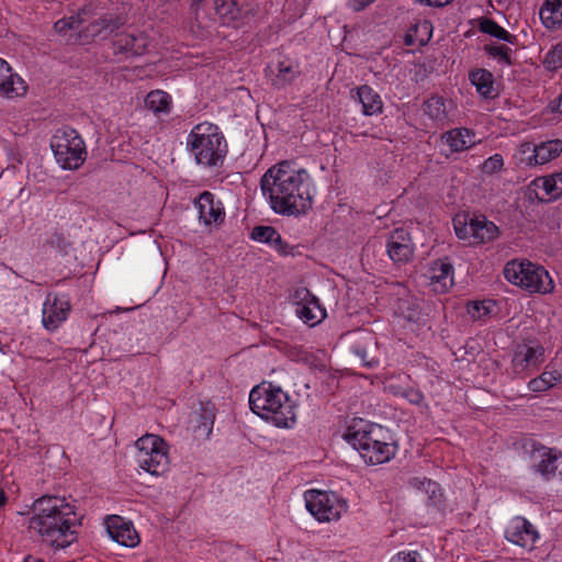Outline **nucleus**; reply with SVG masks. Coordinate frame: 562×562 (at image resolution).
<instances>
[{"mask_svg": "<svg viewBox=\"0 0 562 562\" xmlns=\"http://www.w3.org/2000/svg\"><path fill=\"white\" fill-rule=\"evenodd\" d=\"M260 189L276 214L295 217L312 209L316 194L312 176L294 160L271 166L261 177Z\"/></svg>", "mask_w": 562, "mask_h": 562, "instance_id": "obj_1", "label": "nucleus"}, {"mask_svg": "<svg viewBox=\"0 0 562 562\" xmlns=\"http://www.w3.org/2000/svg\"><path fill=\"white\" fill-rule=\"evenodd\" d=\"M504 166V159L501 154H495L488 157L482 166V169L485 173H494L501 170Z\"/></svg>", "mask_w": 562, "mask_h": 562, "instance_id": "obj_41", "label": "nucleus"}, {"mask_svg": "<svg viewBox=\"0 0 562 562\" xmlns=\"http://www.w3.org/2000/svg\"><path fill=\"white\" fill-rule=\"evenodd\" d=\"M540 461L536 471L544 479L551 480L562 464V453L555 449L542 448L539 451Z\"/></svg>", "mask_w": 562, "mask_h": 562, "instance_id": "obj_24", "label": "nucleus"}, {"mask_svg": "<svg viewBox=\"0 0 562 562\" xmlns=\"http://www.w3.org/2000/svg\"><path fill=\"white\" fill-rule=\"evenodd\" d=\"M409 484L417 491L424 492L432 504H437L440 499L441 492L438 483L426 477H414Z\"/></svg>", "mask_w": 562, "mask_h": 562, "instance_id": "obj_36", "label": "nucleus"}, {"mask_svg": "<svg viewBox=\"0 0 562 562\" xmlns=\"http://www.w3.org/2000/svg\"><path fill=\"white\" fill-rule=\"evenodd\" d=\"M308 513L319 522L337 521L348 510V502L331 491L308 490L304 493Z\"/></svg>", "mask_w": 562, "mask_h": 562, "instance_id": "obj_10", "label": "nucleus"}, {"mask_svg": "<svg viewBox=\"0 0 562 562\" xmlns=\"http://www.w3.org/2000/svg\"><path fill=\"white\" fill-rule=\"evenodd\" d=\"M536 147H537L538 166L544 165L561 155L562 140L561 139H550V140H546V142H541L540 144H537Z\"/></svg>", "mask_w": 562, "mask_h": 562, "instance_id": "obj_31", "label": "nucleus"}, {"mask_svg": "<svg viewBox=\"0 0 562 562\" xmlns=\"http://www.w3.org/2000/svg\"><path fill=\"white\" fill-rule=\"evenodd\" d=\"M76 507L65 497L44 495L32 507L27 530L54 554L66 551L77 541Z\"/></svg>", "mask_w": 562, "mask_h": 562, "instance_id": "obj_2", "label": "nucleus"}, {"mask_svg": "<svg viewBox=\"0 0 562 562\" xmlns=\"http://www.w3.org/2000/svg\"><path fill=\"white\" fill-rule=\"evenodd\" d=\"M200 224L205 227L218 226L225 220V210L222 202L214 194L204 191L194 202Z\"/></svg>", "mask_w": 562, "mask_h": 562, "instance_id": "obj_16", "label": "nucleus"}, {"mask_svg": "<svg viewBox=\"0 0 562 562\" xmlns=\"http://www.w3.org/2000/svg\"><path fill=\"white\" fill-rule=\"evenodd\" d=\"M277 229L272 226L258 225L250 233V238L258 243L269 244Z\"/></svg>", "mask_w": 562, "mask_h": 562, "instance_id": "obj_39", "label": "nucleus"}, {"mask_svg": "<svg viewBox=\"0 0 562 562\" xmlns=\"http://www.w3.org/2000/svg\"><path fill=\"white\" fill-rule=\"evenodd\" d=\"M135 460L147 473L159 476L169 468V447L167 442L154 434H146L135 441Z\"/></svg>", "mask_w": 562, "mask_h": 562, "instance_id": "obj_8", "label": "nucleus"}, {"mask_svg": "<svg viewBox=\"0 0 562 562\" xmlns=\"http://www.w3.org/2000/svg\"><path fill=\"white\" fill-rule=\"evenodd\" d=\"M352 350L361 359L364 366L369 368L378 366V360L374 358L368 359L367 351L360 345L352 346Z\"/></svg>", "mask_w": 562, "mask_h": 562, "instance_id": "obj_45", "label": "nucleus"}, {"mask_svg": "<svg viewBox=\"0 0 562 562\" xmlns=\"http://www.w3.org/2000/svg\"><path fill=\"white\" fill-rule=\"evenodd\" d=\"M102 9L93 3L83 5L76 15L63 18L55 22L54 27L58 33H66L68 30H77L81 24L87 23L86 31L91 36L111 34L125 24L122 16L105 14Z\"/></svg>", "mask_w": 562, "mask_h": 562, "instance_id": "obj_6", "label": "nucleus"}, {"mask_svg": "<svg viewBox=\"0 0 562 562\" xmlns=\"http://www.w3.org/2000/svg\"><path fill=\"white\" fill-rule=\"evenodd\" d=\"M544 359V348L539 341L525 340L514 350L512 368L515 374H526L537 370Z\"/></svg>", "mask_w": 562, "mask_h": 562, "instance_id": "obj_12", "label": "nucleus"}, {"mask_svg": "<svg viewBox=\"0 0 562 562\" xmlns=\"http://www.w3.org/2000/svg\"><path fill=\"white\" fill-rule=\"evenodd\" d=\"M494 38L498 41H503L504 43H507L512 46H515L518 42V38L516 35L510 34L507 30H505L503 26H498V30L496 31Z\"/></svg>", "mask_w": 562, "mask_h": 562, "instance_id": "obj_43", "label": "nucleus"}, {"mask_svg": "<svg viewBox=\"0 0 562 562\" xmlns=\"http://www.w3.org/2000/svg\"><path fill=\"white\" fill-rule=\"evenodd\" d=\"M106 532L110 538L126 548H135L140 539L131 521L120 516H110L105 520Z\"/></svg>", "mask_w": 562, "mask_h": 562, "instance_id": "obj_17", "label": "nucleus"}, {"mask_svg": "<svg viewBox=\"0 0 562 562\" xmlns=\"http://www.w3.org/2000/svg\"><path fill=\"white\" fill-rule=\"evenodd\" d=\"M113 44L116 53L140 56L147 52L150 40L144 32L132 30L116 33Z\"/></svg>", "mask_w": 562, "mask_h": 562, "instance_id": "obj_18", "label": "nucleus"}, {"mask_svg": "<svg viewBox=\"0 0 562 562\" xmlns=\"http://www.w3.org/2000/svg\"><path fill=\"white\" fill-rule=\"evenodd\" d=\"M503 273L509 283L529 293L549 294L554 290L549 272L529 260H510L505 265Z\"/></svg>", "mask_w": 562, "mask_h": 562, "instance_id": "obj_7", "label": "nucleus"}, {"mask_svg": "<svg viewBox=\"0 0 562 562\" xmlns=\"http://www.w3.org/2000/svg\"><path fill=\"white\" fill-rule=\"evenodd\" d=\"M386 251L394 262L409 261L414 256V244L409 234L404 228L394 229L387 239Z\"/></svg>", "mask_w": 562, "mask_h": 562, "instance_id": "obj_20", "label": "nucleus"}, {"mask_svg": "<svg viewBox=\"0 0 562 562\" xmlns=\"http://www.w3.org/2000/svg\"><path fill=\"white\" fill-rule=\"evenodd\" d=\"M469 78L479 94L484 98H492L494 95V78L492 72L486 69H475L470 72Z\"/></svg>", "mask_w": 562, "mask_h": 562, "instance_id": "obj_27", "label": "nucleus"}, {"mask_svg": "<svg viewBox=\"0 0 562 562\" xmlns=\"http://www.w3.org/2000/svg\"><path fill=\"white\" fill-rule=\"evenodd\" d=\"M540 20L548 30L562 25V0H546L539 11Z\"/></svg>", "mask_w": 562, "mask_h": 562, "instance_id": "obj_26", "label": "nucleus"}, {"mask_svg": "<svg viewBox=\"0 0 562 562\" xmlns=\"http://www.w3.org/2000/svg\"><path fill=\"white\" fill-rule=\"evenodd\" d=\"M171 103V97L162 90H153L145 99L146 108L153 111L156 115L169 114Z\"/></svg>", "mask_w": 562, "mask_h": 562, "instance_id": "obj_29", "label": "nucleus"}, {"mask_svg": "<svg viewBox=\"0 0 562 562\" xmlns=\"http://www.w3.org/2000/svg\"><path fill=\"white\" fill-rule=\"evenodd\" d=\"M300 71L297 65L289 59H284L279 61L278 64V72L276 75L274 85L278 87H284L285 85L292 82L297 76Z\"/></svg>", "mask_w": 562, "mask_h": 562, "instance_id": "obj_35", "label": "nucleus"}, {"mask_svg": "<svg viewBox=\"0 0 562 562\" xmlns=\"http://www.w3.org/2000/svg\"><path fill=\"white\" fill-rule=\"evenodd\" d=\"M505 538L515 546L532 550L540 535L537 528L521 516L514 517L505 529Z\"/></svg>", "mask_w": 562, "mask_h": 562, "instance_id": "obj_14", "label": "nucleus"}, {"mask_svg": "<svg viewBox=\"0 0 562 562\" xmlns=\"http://www.w3.org/2000/svg\"><path fill=\"white\" fill-rule=\"evenodd\" d=\"M7 501H8L7 495H5L4 491L0 487V509H2L5 506Z\"/></svg>", "mask_w": 562, "mask_h": 562, "instance_id": "obj_51", "label": "nucleus"}, {"mask_svg": "<svg viewBox=\"0 0 562 562\" xmlns=\"http://www.w3.org/2000/svg\"><path fill=\"white\" fill-rule=\"evenodd\" d=\"M55 239H56V241H57V246H58V247H60V248L63 247V249L66 251V248H67V246H68V243H67L64 238H61L60 236H56L55 238H53V239L50 240V244H52V245H55Z\"/></svg>", "mask_w": 562, "mask_h": 562, "instance_id": "obj_50", "label": "nucleus"}, {"mask_svg": "<svg viewBox=\"0 0 562 562\" xmlns=\"http://www.w3.org/2000/svg\"><path fill=\"white\" fill-rule=\"evenodd\" d=\"M494 307L493 301H471L467 305V312L473 321H483L491 315Z\"/></svg>", "mask_w": 562, "mask_h": 562, "instance_id": "obj_37", "label": "nucleus"}, {"mask_svg": "<svg viewBox=\"0 0 562 562\" xmlns=\"http://www.w3.org/2000/svg\"><path fill=\"white\" fill-rule=\"evenodd\" d=\"M10 65L0 57V75L9 67Z\"/></svg>", "mask_w": 562, "mask_h": 562, "instance_id": "obj_52", "label": "nucleus"}, {"mask_svg": "<svg viewBox=\"0 0 562 562\" xmlns=\"http://www.w3.org/2000/svg\"><path fill=\"white\" fill-rule=\"evenodd\" d=\"M548 111L551 113L562 114V93L558 98L550 101L548 104Z\"/></svg>", "mask_w": 562, "mask_h": 562, "instance_id": "obj_47", "label": "nucleus"}, {"mask_svg": "<svg viewBox=\"0 0 562 562\" xmlns=\"http://www.w3.org/2000/svg\"><path fill=\"white\" fill-rule=\"evenodd\" d=\"M408 400L411 403L419 405L424 402V395L418 391H412L408 393Z\"/></svg>", "mask_w": 562, "mask_h": 562, "instance_id": "obj_49", "label": "nucleus"}, {"mask_svg": "<svg viewBox=\"0 0 562 562\" xmlns=\"http://www.w3.org/2000/svg\"><path fill=\"white\" fill-rule=\"evenodd\" d=\"M204 425L211 428L213 425V419H209V422L205 423Z\"/></svg>", "mask_w": 562, "mask_h": 562, "instance_id": "obj_53", "label": "nucleus"}, {"mask_svg": "<svg viewBox=\"0 0 562 562\" xmlns=\"http://www.w3.org/2000/svg\"><path fill=\"white\" fill-rule=\"evenodd\" d=\"M529 191L541 201H552L562 195V171L538 177L528 187Z\"/></svg>", "mask_w": 562, "mask_h": 562, "instance_id": "obj_21", "label": "nucleus"}, {"mask_svg": "<svg viewBox=\"0 0 562 562\" xmlns=\"http://www.w3.org/2000/svg\"><path fill=\"white\" fill-rule=\"evenodd\" d=\"M390 562H425L423 555L416 550H404L392 557Z\"/></svg>", "mask_w": 562, "mask_h": 562, "instance_id": "obj_40", "label": "nucleus"}, {"mask_svg": "<svg viewBox=\"0 0 562 562\" xmlns=\"http://www.w3.org/2000/svg\"><path fill=\"white\" fill-rule=\"evenodd\" d=\"M351 98L361 103L364 115L371 116L382 112V99L370 86L363 85L351 90Z\"/></svg>", "mask_w": 562, "mask_h": 562, "instance_id": "obj_23", "label": "nucleus"}, {"mask_svg": "<svg viewBox=\"0 0 562 562\" xmlns=\"http://www.w3.org/2000/svg\"><path fill=\"white\" fill-rule=\"evenodd\" d=\"M560 379L561 374L557 371H544L541 375L528 382V389L535 393H542L557 385Z\"/></svg>", "mask_w": 562, "mask_h": 562, "instance_id": "obj_34", "label": "nucleus"}, {"mask_svg": "<svg viewBox=\"0 0 562 562\" xmlns=\"http://www.w3.org/2000/svg\"><path fill=\"white\" fill-rule=\"evenodd\" d=\"M484 52L502 66H510L513 64L512 56L515 50L507 43L502 44L496 41H491L484 44Z\"/></svg>", "mask_w": 562, "mask_h": 562, "instance_id": "obj_28", "label": "nucleus"}, {"mask_svg": "<svg viewBox=\"0 0 562 562\" xmlns=\"http://www.w3.org/2000/svg\"><path fill=\"white\" fill-rule=\"evenodd\" d=\"M514 159L516 165L518 166H538L536 144H532L530 142L519 144L514 153Z\"/></svg>", "mask_w": 562, "mask_h": 562, "instance_id": "obj_33", "label": "nucleus"}, {"mask_svg": "<svg viewBox=\"0 0 562 562\" xmlns=\"http://www.w3.org/2000/svg\"><path fill=\"white\" fill-rule=\"evenodd\" d=\"M296 295L301 299L296 302L295 307V313L300 319L313 327L325 318L326 311L317 297L311 295L307 290L297 291Z\"/></svg>", "mask_w": 562, "mask_h": 562, "instance_id": "obj_19", "label": "nucleus"}, {"mask_svg": "<svg viewBox=\"0 0 562 562\" xmlns=\"http://www.w3.org/2000/svg\"><path fill=\"white\" fill-rule=\"evenodd\" d=\"M374 0H350L349 7L353 11H361L366 7H368L370 3H372Z\"/></svg>", "mask_w": 562, "mask_h": 562, "instance_id": "obj_48", "label": "nucleus"}, {"mask_svg": "<svg viewBox=\"0 0 562 562\" xmlns=\"http://www.w3.org/2000/svg\"><path fill=\"white\" fill-rule=\"evenodd\" d=\"M456 235L470 245H480L494 240L498 236V227L484 216H476L467 221H453Z\"/></svg>", "mask_w": 562, "mask_h": 562, "instance_id": "obj_11", "label": "nucleus"}, {"mask_svg": "<svg viewBox=\"0 0 562 562\" xmlns=\"http://www.w3.org/2000/svg\"><path fill=\"white\" fill-rule=\"evenodd\" d=\"M27 92V85L22 77L13 72L9 66L2 75H0V97L7 99H15L24 97Z\"/></svg>", "mask_w": 562, "mask_h": 562, "instance_id": "obj_22", "label": "nucleus"}, {"mask_svg": "<svg viewBox=\"0 0 562 562\" xmlns=\"http://www.w3.org/2000/svg\"><path fill=\"white\" fill-rule=\"evenodd\" d=\"M268 245L272 247L276 251H278L280 255H289L291 252L290 245L282 239L281 235L278 232L274 233V236L271 238Z\"/></svg>", "mask_w": 562, "mask_h": 562, "instance_id": "obj_42", "label": "nucleus"}, {"mask_svg": "<svg viewBox=\"0 0 562 562\" xmlns=\"http://www.w3.org/2000/svg\"><path fill=\"white\" fill-rule=\"evenodd\" d=\"M240 0H215L216 13L222 18L223 23L228 24L239 19L244 12L239 5Z\"/></svg>", "mask_w": 562, "mask_h": 562, "instance_id": "obj_30", "label": "nucleus"}, {"mask_svg": "<svg viewBox=\"0 0 562 562\" xmlns=\"http://www.w3.org/2000/svg\"><path fill=\"white\" fill-rule=\"evenodd\" d=\"M499 24H497L495 21L491 19H482L479 23V30L482 33L488 34L492 37L495 35L496 31L498 30Z\"/></svg>", "mask_w": 562, "mask_h": 562, "instance_id": "obj_44", "label": "nucleus"}, {"mask_svg": "<svg viewBox=\"0 0 562 562\" xmlns=\"http://www.w3.org/2000/svg\"><path fill=\"white\" fill-rule=\"evenodd\" d=\"M424 112L436 122H445L448 119V104L441 97H431L424 103Z\"/></svg>", "mask_w": 562, "mask_h": 562, "instance_id": "obj_32", "label": "nucleus"}, {"mask_svg": "<svg viewBox=\"0 0 562 562\" xmlns=\"http://www.w3.org/2000/svg\"><path fill=\"white\" fill-rule=\"evenodd\" d=\"M442 139L456 153L467 150L476 143L475 134L468 128H453L445 133Z\"/></svg>", "mask_w": 562, "mask_h": 562, "instance_id": "obj_25", "label": "nucleus"}, {"mask_svg": "<svg viewBox=\"0 0 562 562\" xmlns=\"http://www.w3.org/2000/svg\"><path fill=\"white\" fill-rule=\"evenodd\" d=\"M50 148L63 169H78L86 160L85 142L74 128H58L50 139Z\"/></svg>", "mask_w": 562, "mask_h": 562, "instance_id": "obj_9", "label": "nucleus"}, {"mask_svg": "<svg viewBox=\"0 0 562 562\" xmlns=\"http://www.w3.org/2000/svg\"><path fill=\"white\" fill-rule=\"evenodd\" d=\"M250 409L279 428H292L296 423V402L272 382H262L249 393Z\"/></svg>", "mask_w": 562, "mask_h": 562, "instance_id": "obj_3", "label": "nucleus"}, {"mask_svg": "<svg viewBox=\"0 0 562 562\" xmlns=\"http://www.w3.org/2000/svg\"><path fill=\"white\" fill-rule=\"evenodd\" d=\"M426 278L432 292L447 293L454 285V268L448 258L434 260L427 269Z\"/></svg>", "mask_w": 562, "mask_h": 562, "instance_id": "obj_15", "label": "nucleus"}, {"mask_svg": "<svg viewBox=\"0 0 562 562\" xmlns=\"http://www.w3.org/2000/svg\"><path fill=\"white\" fill-rule=\"evenodd\" d=\"M345 439L360 453L367 464H383L396 454V445L387 428L379 424H366L349 428Z\"/></svg>", "mask_w": 562, "mask_h": 562, "instance_id": "obj_4", "label": "nucleus"}, {"mask_svg": "<svg viewBox=\"0 0 562 562\" xmlns=\"http://www.w3.org/2000/svg\"><path fill=\"white\" fill-rule=\"evenodd\" d=\"M70 312L69 299L64 294L48 293L43 303L42 324L54 331L67 319Z\"/></svg>", "mask_w": 562, "mask_h": 562, "instance_id": "obj_13", "label": "nucleus"}, {"mask_svg": "<svg viewBox=\"0 0 562 562\" xmlns=\"http://www.w3.org/2000/svg\"><path fill=\"white\" fill-rule=\"evenodd\" d=\"M543 65L548 70L562 68V42L555 44L547 54Z\"/></svg>", "mask_w": 562, "mask_h": 562, "instance_id": "obj_38", "label": "nucleus"}, {"mask_svg": "<svg viewBox=\"0 0 562 562\" xmlns=\"http://www.w3.org/2000/svg\"><path fill=\"white\" fill-rule=\"evenodd\" d=\"M196 164L213 167L222 162L227 153V144L218 126L212 123L195 125L187 138Z\"/></svg>", "mask_w": 562, "mask_h": 562, "instance_id": "obj_5", "label": "nucleus"}, {"mask_svg": "<svg viewBox=\"0 0 562 562\" xmlns=\"http://www.w3.org/2000/svg\"><path fill=\"white\" fill-rule=\"evenodd\" d=\"M419 4H425L434 8H442L450 4L453 0H415Z\"/></svg>", "mask_w": 562, "mask_h": 562, "instance_id": "obj_46", "label": "nucleus"}, {"mask_svg": "<svg viewBox=\"0 0 562 562\" xmlns=\"http://www.w3.org/2000/svg\"><path fill=\"white\" fill-rule=\"evenodd\" d=\"M558 471H559V475H560V477L562 479V464L560 465V468L558 469Z\"/></svg>", "mask_w": 562, "mask_h": 562, "instance_id": "obj_54", "label": "nucleus"}]
</instances>
